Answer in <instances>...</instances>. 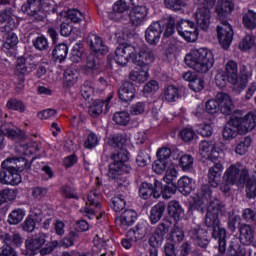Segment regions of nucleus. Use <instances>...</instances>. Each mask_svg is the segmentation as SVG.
Returning a JSON list of instances; mask_svg holds the SVG:
<instances>
[{
	"label": "nucleus",
	"mask_w": 256,
	"mask_h": 256,
	"mask_svg": "<svg viewBox=\"0 0 256 256\" xmlns=\"http://www.w3.org/2000/svg\"><path fill=\"white\" fill-rule=\"evenodd\" d=\"M132 60L134 65L138 67L148 68L155 61V52L148 46L137 48L130 44H122L116 48L114 60L117 65L125 67Z\"/></svg>",
	"instance_id": "obj_1"
},
{
	"label": "nucleus",
	"mask_w": 256,
	"mask_h": 256,
	"mask_svg": "<svg viewBox=\"0 0 256 256\" xmlns=\"http://www.w3.org/2000/svg\"><path fill=\"white\" fill-rule=\"evenodd\" d=\"M184 61L196 73H209L213 69V65H215L213 52L207 48L192 50L185 56Z\"/></svg>",
	"instance_id": "obj_2"
},
{
	"label": "nucleus",
	"mask_w": 256,
	"mask_h": 256,
	"mask_svg": "<svg viewBox=\"0 0 256 256\" xmlns=\"http://www.w3.org/2000/svg\"><path fill=\"white\" fill-rule=\"evenodd\" d=\"M111 159L113 162L109 164L108 177L116 181L117 187H119V183L127 181L123 175L131 173V166L127 164L129 152L126 149H120L117 153L111 155Z\"/></svg>",
	"instance_id": "obj_3"
},
{
	"label": "nucleus",
	"mask_w": 256,
	"mask_h": 256,
	"mask_svg": "<svg viewBox=\"0 0 256 256\" xmlns=\"http://www.w3.org/2000/svg\"><path fill=\"white\" fill-rule=\"evenodd\" d=\"M223 204L219 200L210 201L205 216L206 227L213 229L212 237H225V228H221L219 213L223 211Z\"/></svg>",
	"instance_id": "obj_4"
},
{
	"label": "nucleus",
	"mask_w": 256,
	"mask_h": 256,
	"mask_svg": "<svg viewBox=\"0 0 256 256\" xmlns=\"http://www.w3.org/2000/svg\"><path fill=\"white\" fill-rule=\"evenodd\" d=\"M224 74L228 83L233 85L234 91L241 93L247 87V80L239 79V68L235 60H230L225 64Z\"/></svg>",
	"instance_id": "obj_5"
},
{
	"label": "nucleus",
	"mask_w": 256,
	"mask_h": 256,
	"mask_svg": "<svg viewBox=\"0 0 256 256\" xmlns=\"http://www.w3.org/2000/svg\"><path fill=\"white\" fill-rule=\"evenodd\" d=\"M224 181L231 185H242L249 179V170L247 168L241 169V164H233L225 171L223 175Z\"/></svg>",
	"instance_id": "obj_6"
},
{
	"label": "nucleus",
	"mask_w": 256,
	"mask_h": 256,
	"mask_svg": "<svg viewBox=\"0 0 256 256\" xmlns=\"http://www.w3.org/2000/svg\"><path fill=\"white\" fill-rule=\"evenodd\" d=\"M176 30L180 37H183V39L188 43H195V41H197V37H199L197 26H195V22L191 20L177 21Z\"/></svg>",
	"instance_id": "obj_7"
},
{
	"label": "nucleus",
	"mask_w": 256,
	"mask_h": 256,
	"mask_svg": "<svg viewBox=\"0 0 256 256\" xmlns=\"http://www.w3.org/2000/svg\"><path fill=\"white\" fill-rule=\"evenodd\" d=\"M129 181H123V183L118 182V194L111 199V208L115 213H119L125 209L127 204V197H129Z\"/></svg>",
	"instance_id": "obj_8"
},
{
	"label": "nucleus",
	"mask_w": 256,
	"mask_h": 256,
	"mask_svg": "<svg viewBox=\"0 0 256 256\" xmlns=\"http://www.w3.org/2000/svg\"><path fill=\"white\" fill-rule=\"evenodd\" d=\"M199 152L201 157L212 161V163H215L221 157V150L213 141L202 140L199 144Z\"/></svg>",
	"instance_id": "obj_9"
},
{
	"label": "nucleus",
	"mask_w": 256,
	"mask_h": 256,
	"mask_svg": "<svg viewBox=\"0 0 256 256\" xmlns=\"http://www.w3.org/2000/svg\"><path fill=\"white\" fill-rule=\"evenodd\" d=\"M217 38L223 49H229L231 43L233 42V28L227 22V20H222V22L217 26Z\"/></svg>",
	"instance_id": "obj_10"
},
{
	"label": "nucleus",
	"mask_w": 256,
	"mask_h": 256,
	"mask_svg": "<svg viewBox=\"0 0 256 256\" xmlns=\"http://www.w3.org/2000/svg\"><path fill=\"white\" fill-rule=\"evenodd\" d=\"M15 21H17V17L12 8L0 11V25L5 24L0 28L1 33H10V31L17 29V22Z\"/></svg>",
	"instance_id": "obj_11"
},
{
	"label": "nucleus",
	"mask_w": 256,
	"mask_h": 256,
	"mask_svg": "<svg viewBox=\"0 0 256 256\" xmlns=\"http://www.w3.org/2000/svg\"><path fill=\"white\" fill-rule=\"evenodd\" d=\"M45 239L47 236L43 233L36 234L25 240L26 253L25 255L33 256L37 255V252L43 245H45Z\"/></svg>",
	"instance_id": "obj_12"
},
{
	"label": "nucleus",
	"mask_w": 256,
	"mask_h": 256,
	"mask_svg": "<svg viewBox=\"0 0 256 256\" xmlns=\"http://www.w3.org/2000/svg\"><path fill=\"white\" fill-rule=\"evenodd\" d=\"M139 195L142 199H149V197L159 199L161 197V182L155 180L154 186L151 183L143 182L139 188Z\"/></svg>",
	"instance_id": "obj_13"
},
{
	"label": "nucleus",
	"mask_w": 256,
	"mask_h": 256,
	"mask_svg": "<svg viewBox=\"0 0 256 256\" xmlns=\"http://www.w3.org/2000/svg\"><path fill=\"white\" fill-rule=\"evenodd\" d=\"M188 235L192 241L198 247H202V249H205L207 245H209V239L207 238V230L201 228V226L196 225L192 226L190 230L188 231Z\"/></svg>",
	"instance_id": "obj_14"
},
{
	"label": "nucleus",
	"mask_w": 256,
	"mask_h": 256,
	"mask_svg": "<svg viewBox=\"0 0 256 256\" xmlns=\"http://www.w3.org/2000/svg\"><path fill=\"white\" fill-rule=\"evenodd\" d=\"M196 25L202 31H207L211 25V10L203 6L195 12Z\"/></svg>",
	"instance_id": "obj_15"
},
{
	"label": "nucleus",
	"mask_w": 256,
	"mask_h": 256,
	"mask_svg": "<svg viewBox=\"0 0 256 256\" xmlns=\"http://www.w3.org/2000/svg\"><path fill=\"white\" fill-rule=\"evenodd\" d=\"M215 99L223 115H231V113H233L235 106L233 105V100L229 94L225 92H218Z\"/></svg>",
	"instance_id": "obj_16"
},
{
	"label": "nucleus",
	"mask_w": 256,
	"mask_h": 256,
	"mask_svg": "<svg viewBox=\"0 0 256 256\" xmlns=\"http://www.w3.org/2000/svg\"><path fill=\"white\" fill-rule=\"evenodd\" d=\"M223 164L215 162L208 170V183L211 187L217 188L221 183V175H223Z\"/></svg>",
	"instance_id": "obj_17"
},
{
	"label": "nucleus",
	"mask_w": 256,
	"mask_h": 256,
	"mask_svg": "<svg viewBox=\"0 0 256 256\" xmlns=\"http://www.w3.org/2000/svg\"><path fill=\"white\" fill-rule=\"evenodd\" d=\"M163 29L161 28V23H152L145 31V39L149 45H157L159 39H161V34Z\"/></svg>",
	"instance_id": "obj_18"
},
{
	"label": "nucleus",
	"mask_w": 256,
	"mask_h": 256,
	"mask_svg": "<svg viewBox=\"0 0 256 256\" xmlns=\"http://www.w3.org/2000/svg\"><path fill=\"white\" fill-rule=\"evenodd\" d=\"M239 123V119L232 117L223 129V139H225L226 141H231L235 139V137H237V135L241 133Z\"/></svg>",
	"instance_id": "obj_19"
},
{
	"label": "nucleus",
	"mask_w": 256,
	"mask_h": 256,
	"mask_svg": "<svg viewBox=\"0 0 256 256\" xmlns=\"http://www.w3.org/2000/svg\"><path fill=\"white\" fill-rule=\"evenodd\" d=\"M87 43L94 53H99L100 55H105V53L109 52V48L103 42V39L99 37L97 34H89L87 38Z\"/></svg>",
	"instance_id": "obj_20"
},
{
	"label": "nucleus",
	"mask_w": 256,
	"mask_h": 256,
	"mask_svg": "<svg viewBox=\"0 0 256 256\" xmlns=\"http://www.w3.org/2000/svg\"><path fill=\"white\" fill-rule=\"evenodd\" d=\"M239 120L240 133L245 134L253 131L256 127V113L249 112L244 117H234Z\"/></svg>",
	"instance_id": "obj_21"
},
{
	"label": "nucleus",
	"mask_w": 256,
	"mask_h": 256,
	"mask_svg": "<svg viewBox=\"0 0 256 256\" xmlns=\"http://www.w3.org/2000/svg\"><path fill=\"white\" fill-rule=\"evenodd\" d=\"M0 241L11 247H21L23 245V236L18 231L0 232Z\"/></svg>",
	"instance_id": "obj_22"
},
{
	"label": "nucleus",
	"mask_w": 256,
	"mask_h": 256,
	"mask_svg": "<svg viewBox=\"0 0 256 256\" xmlns=\"http://www.w3.org/2000/svg\"><path fill=\"white\" fill-rule=\"evenodd\" d=\"M118 97L124 103L133 101L135 99V85L129 81L124 82L118 90Z\"/></svg>",
	"instance_id": "obj_23"
},
{
	"label": "nucleus",
	"mask_w": 256,
	"mask_h": 256,
	"mask_svg": "<svg viewBox=\"0 0 256 256\" xmlns=\"http://www.w3.org/2000/svg\"><path fill=\"white\" fill-rule=\"evenodd\" d=\"M135 221H137V212H135V210H126L120 215V217L115 219L117 225L122 229H129Z\"/></svg>",
	"instance_id": "obj_24"
},
{
	"label": "nucleus",
	"mask_w": 256,
	"mask_h": 256,
	"mask_svg": "<svg viewBox=\"0 0 256 256\" xmlns=\"http://www.w3.org/2000/svg\"><path fill=\"white\" fill-rule=\"evenodd\" d=\"M129 17L130 23L135 27H138V25H141L147 17V8H145V6H135L130 11Z\"/></svg>",
	"instance_id": "obj_25"
},
{
	"label": "nucleus",
	"mask_w": 256,
	"mask_h": 256,
	"mask_svg": "<svg viewBox=\"0 0 256 256\" xmlns=\"http://www.w3.org/2000/svg\"><path fill=\"white\" fill-rule=\"evenodd\" d=\"M111 99H113V93H110L105 100H95L88 109L90 117L97 119L103 113V106L105 105L107 107Z\"/></svg>",
	"instance_id": "obj_26"
},
{
	"label": "nucleus",
	"mask_w": 256,
	"mask_h": 256,
	"mask_svg": "<svg viewBox=\"0 0 256 256\" xmlns=\"http://www.w3.org/2000/svg\"><path fill=\"white\" fill-rule=\"evenodd\" d=\"M235 9V4L231 0H219L216 6V13L218 18L226 19L229 17L233 10Z\"/></svg>",
	"instance_id": "obj_27"
},
{
	"label": "nucleus",
	"mask_w": 256,
	"mask_h": 256,
	"mask_svg": "<svg viewBox=\"0 0 256 256\" xmlns=\"http://www.w3.org/2000/svg\"><path fill=\"white\" fill-rule=\"evenodd\" d=\"M173 159L179 160V165L183 171H191L193 169L194 159L191 154H183V152H173Z\"/></svg>",
	"instance_id": "obj_28"
},
{
	"label": "nucleus",
	"mask_w": 256,
	"mask_h": 256,
	"mask_svg": "<svg viewBox=\"0 0 256 256\" xmlns=\"http://www.w3.org/2000/svg\"><path fill=\"white\" fill-rule=\"evenodd\" d=\"M129 10L127 5V0H117L112 8V12L109 14L110 19L114 21H119L123 17V13Z\"/></svg>",
	"instance_id": "obj_29"
},
{
	"label": "nucleus",
	"mask_w": 256,
	"mask_h": 256,
	"mask_svg": "<svg viewBox=\"0 0 256 256\" xmlns=\"http://www.w3.org/2000/svg\"><path fill=\"white\" fill-rule=\"evenodd\" d=\"M0 183L2 185H19L21 183V174H12L3 169V171H0Z\"/></svg>",
	"instance_id": "obj_30"
},
{
	"label": "nucleus",
	"mask_w": 256,
	"mask_h": 256,
	"mask_svg": "<svg viewBox=\"0 0 256 256\" xmlns=\"http://www.w3.org/2000/svg\"><path fill=\"white\" fill-rule=\"evenodd\" d=\"M22 11L30 17H36L41 13V0H27V3L22 6Z\"/></svg>",
	"instance_id": "obj_31"
},
{
	"label": "nucleus",
	"mask_w": 256,
	"mask_h": 256,
	"mask_svg": "<svg viewBox=\"0 0 256 256\" xmlns=\"http://www.w3.org/2000/svg\"><path fill=\"white\" fill-rule=\"evenodd\" d=\"M168 214L170 217H173L175 221H179L180 219H183L185 216V210H183V207H181V204L177 201H170L168 203Z\"/></svg>",
	"instance_id": "obj_32"
},
{
	"label": "nucleus",
	"mask_w": 256,
	"mask_h": 256,
	"mask_svg": "<svg viewBox=\"0 0 256 256\" xmlns=\"http://www.w3.org/2000/svg\"><path fill=\"white\" fill-rule=\"evenodd\" d=\"M0 130L4 137L6 135L8 139H23V131L12 124H5Z\"/></svg>",
	"instance_id": "obj_33"
},
{
	"label": "nucleus",
	"mask_w": 256,
	"mask_h": 256,
	"mask_svg": "<svg viewBox=\"0 0 256 256\" xmlns=\"http://www.w3.org/2000/svg\"><path fill=\"white\" fill-rule=\"evenodd\" d=\"M166 206L163 202H159L155 206L151 208L150 211V221L152 225L159 223L161 221V217H163V213H165Z\"/></svg>",
	"instance_id": "obj_34"
},
{
	"label": "nucleus",
	"mask_w": 256,
	"mask_h": 256,
	"mask_svg": "<svg viewBox=\"0 0 256 256\" xmlns=\"http://www.w3.org/2000/svg\"><path fill=\"white\" fill-rule=\"evenodd\" d=\"M129 79L134 83H145L149 79V68L132 70L129 73Z\"/></svg>",
	"instance_id": "obj_35"
},
{
	"label": "nucleus",
	"mask_w": 256,
	"mask_h": 256,
	"mask_svg": "<svg viewBox=\"0 0 256 256\" xmlns=\"http://www.w3.org/2000/svg\"><path fill=\"white\" fill-rule=\"evenodd\" d=\"M178 190L182 195H189L193 191V179L183 176L178 180Z\"/></svg>",
	"instance_id": "obj_36"
},
{
	"label": "nucleus",
	"mask_w": 256,
	"mask_h": 256,
	"mask_svg": "<svg viewBox=\"0 0 256 256\" xmlns=\"http://www.w3.org/2000/svg\"><path fill=\"white\" fill-rule=\"evenodd\" d=\"M67 53H69V48L66 44H59L57 45L52 51V57L58 63H63L65 59H67Z\"/></svg>",
	"instance_id": "obj_37"
},
{
	"label": "nucleus",
	"mask_w": 256,
	"mask_h": 256,
	"mask_svg": "<svg viewBox=\"0 0 256 256\" xmlns=\"http://www.w3.org/2000/svg\"><path fill=\"white\" fill-rule=\"evenodd\" d=\"M129 231L134 234V239H136V241H141L149 231V224L147 222H140L135 228H132Z\"/></svg>",
	"instance_id": "obj_38"
},
{
	"label": "nucleus",
	"mask_w": 256,
	"mask_h": 256,
	"mask_svg": "<svg viewBox=\"0 0 256 256\" xmlns=\"http://www.w3.org/2000/svg\"><path fill=\"white\" fill-rule=\"evenodd\" d=\"M242 23L246 29H256V12L253 10H248L242 18Z\"/></svg>",
	"instance_id": "obj_39"
},
{
	"label": "nucleus",
	"mask_w": 256,
	"mask_h": 256,
	"mask_svg": "<svg viewBox=\"0 0 256 256\" xmlns=\"http://www.w3.org/2000/svg\"><path fill=\"white\" fill-rule=\"evenodd\" d=\"M25 218V210L17 208L13 210L8 216L9 225H19Z\"/></svg>",
	"instance_id": "obj_40"
},
{
	"label": "nucleus",
	"mask_w": 256,
	"mask_h": 256,
	"mask_svg": "<svg viewBox=\"0 0 256 256\" xmlns=\"http://www.w3.org/2000/svg\"><path fill=\"white\" fill-rule=\"evenodd\" d=\"M7 109L10 111H18L19 113H25V103L17 98H10L6 103Z\"/></svg>",
	"instance_id": "obj_41"
},
{
	"label": "nucleus",
	"mask_w": 256,
	"mask_h": 256,
	"mask_svg": "<svg viewBox=\"0 0 256 256\" xmlns=\"http://www.w3.org/2000/svg\"><path fill=\"white\" fill-rule=\"evenodd\" d=\"M2 169L11 173L12 175H19L17 173L16 157H8L2 162Z\"/></svg>",
	"instance_id": "obj_42"
},
{
	"label": "nucleus",
	"mask_w": 256,
	"mask_h": 256,
	"mask_svg": "<svg viewBox=\"0 0 256 256\" xmlns=\"http://www.w3.org/2000/svg\"><path fill=\"white\" fill-rule=\"evenodd\" d=\"M160 196L162 195L163 199H171L172 195L177 193V186L173 183H167L163 187V184L160 182Z\"/></svg>",
	"instance_id": "obj_43"
},
{
	"label": "nucleus",
	"mask_w": 256,
	"mask_h": 256,
	"mask_svg": "<svg viewBox=\"0 0 256 256\" xmlns=\"http://www.w3.org/2000/svg\"><path fill=\"white\" fill-rule=\"evenodd\" d=\"M178 98L179 88L171 85L164 90V99L168 101V103H175V101H177Z\"/></svg>",
	"instance_id": "obj_44"
},
{
	"label": "nucleus",
	"mask_w": 256,
	"mask_h": 256,
	"mask_svg": "<svg viewBox=\"0 0 256 256\" xmlns=\"http://www.w3.org/2000/svg\"><path fill=\"white\" fill-rule=\"evenodd\" d=\"M252 143H253V140L251 139V137L246 136L243 140H241L237 144L235 153H237V155H245V153L249 151V147H251Z\"/></svg>",
	"instance_id": "obj_45"
},
{
	"label": "nucleus",
	"mask_w": 256,
	"mask_h": 256,
	"mask_svg": "<svg viewBox=\"0 0 256 256\" xmlns=\"http://www.w3.org/2000/svg\"><path fill=\"white\" fill-rule=\"evenodd\" d=\"M131 121V116L129 115V112L121 111L116 112L113 116V122L117 125H127Z\"/></svg>",
	"instance_id": "obj_46"
},
{
	"label": "nucleus",
	"mask_w": 256,
	"mask_h": 256,
	"mask_svg": "<svg viewBox=\"0 0 256 256\" xmlns=\"http://www.w3.org/2000/svg\"><path fill=\"white\" fill-rule=\"evenodd\" d=\"M170 167H171V163H169V161L159 160V159L156 160L152 165L153 171L158 175H162V173H165V171H167V169H169Z\"/></svg>",
	"instance_id": "obj_47"
},
{
	"label": "nucleus",
	"mask_w": 256,
	"mask_h": 256,
	"mask_svg": "<svg viewBox=\"0 0 256 256\" xmlns=\"http://www.w3.org/2000/svg\"><path fill=\"white\" fill-rule=\"evenodd\" d=\"M107 143L110 147H113L114 149H118L117 153H119L121 149H124L123 143H125V139L121 135H115V136L109 137Z\"/></svg>",
	"instance_id": "obj_48"
},
{
	"label": "nucleus",
	"mask_w": 256,
	"mask_h": 256,
	"mask_svg": "<svg viewBox=\"0 0 256 256\" xmlns=\"http://www.w3.org/2000/svg\"><path fill=\"white\" fill-rule=\"evenodd\" d=\"M33 46L38 51H48L49 50V40L45 36H38L33 40Z\"/></svg>",
	"instance_id": "obj_49"
},
{
	"label": "nucleus",
	"mask_w": 256,
	"mask_h": 256,
	"mask_svg": "<svg viewBox=\"0 0 256 256\" xmlns=\"http://www.w3.org/2000/svg\"><path fill=\"white\" fill-rule=\"evenodd\" d=\"M175 23H177V18H175V16H168L166 19L164 37H171V35L175 33Z\"/></svg>",
	"instance_id": "obj_50"
},
{
	"label": "nucleus",
	"mask_w": 256,
	"mask_h": 256,
	"mask_svg": "<svg viewBox=\"0 0 256 256\" xmlns=\"http://www.w3.org/2000/svg\"><path fill=\"white\" fill-rule=\"evenodd\" d=\"M239 47L242 49V51H249V49L255 47V36H245L240 42Z\"/></svg>",
	"instance_id": "obj_51"
},
{
	"label": "nucleus",
	"mask_w": 256,
	"mask_h": 256,
	"mask_svg": "<svg viewBox=\"0 0 256 256\" xmlns=\"http://www.w3.org/2000/svg\"><path fill=\"white\" fill-rule=\"evenodd\" d=\"M134 233L132 231H128L126 238H123L121 240V245L124 247V249H131L135 243H137V238L134 237Z\"/></svg>",
	"instance_id": "obj_52"
},
{
	"label": "nucleus",
	"mask_w": 256,
	"mask_h": 256,
	"mask_svg": "<svg viewBox=\"0 0 256 256\" xmlns=\"http://www.w3.org/2000/svg\"><path fill=\"white\" fill-rule=\"evenodd\" d=\"M67 17L70 19V21H72V23H81L85 19L83 13L77 9L68 10Z\"/></svg>",
	"instance_id": "obj_53"
},
{
	"label": "nucleus",
	"mask_w": 256,
	"mask_h": 256,
	"mask_svg": "<svg viewBox=\"0 0 256 256\" xmlns=\"http://www.w3.org/2000/svg\"><path fill=\"white\" fill-rule=\"evenodd\" d=\"M90 207H95L96 209H101V203H99V192L97 190L91 191L88 194V203Z\"/></svg>",
	"instance_id": "obj_54"
},
{
	"label": "nucleus",
	"mask_w": 256,
	"mask_h": 256,
	"mask_svg": "<svg viewBox=\"0 0 256 256\" xmlns=\"http://www.w3.org/2000/svg\"><path fill=\"white\" fill-rule=\"evenodd\" d=\"M240 75L241 77L238 79H245L247 85L249 77L253 75V66H251L250 64H242L240 66Z\"/></svg>",
	"instance_id": "obj_55"
},
{
	"label": "nucleus",
	"mask_w": 256,
	"mask_h": 256,
	"mask_svg": "<svg viewBox=\"0 0 256 256\" xmlns=\"http://www.w3.org/2000/svg\"><path fill=\"white\" fill-rule=\"evenodd\" d=\"M246 195L248 199H255L256 197V180L253 178L247 180Z\"/></svg>",
	"instance_id": "obj_56"
},
{
	"label": "nucleus",
	"mask_w": 256,
	"mask_h": 256,
	"mask_svg": "<svg viewBox=\"0 0 256 256\" xmlns=\"http://www.w3.org/2000/svg\"><path fill=\"white\" fill-rule=\"evenodd\" d=\"M17 197V192L13 189H4L0 191V198L2 203H7V201H13Z\"/></svg>",
	"instance_id": "obj_57"
},
{
	"label": "nucleus",
	"mask_w": 256,
	"mask_h": 256,
	"mask_svg": "<svg viewBox=\"0 0 256 256\" xmlns=\"http://www.w3.org/2000/svg\"><path fill=\"white\" fill-rule=\"evenodd\" d=\"M98 145H99V137H97V134L95 133H90L84 142V147L86 149H95V147Z\"/></svg>",
	"instance_id": "obj_58"
},
{
	"label": "nucleus",
	"mask_w": 256,
	"mask_h": 256,
	"mask_svg": "<svg viewBox=\"0 0 256 256\" xmlns=\"http://www.w3.org/2000/svg\"><path fill=\"white\" fill-rule=\"evenodd\" d=\"M164 5L171 11H181L184 7L183 0H165Z\"/></svg>",
	"instance_id": "obj_59"
},
{
	"label": "nucleus",
	"mask_w": 256,
	"mask_h": 256,
	"mask_svg": "<svg viewBox=\"0 0 256 256\" xmlns=\"http://www.w3.org/2000/svg\"><path fill=\"white\" fill-rule=\"evenodd\" d=\"M195 130L193 128H184L180 132V137L185 141L186 143H189L190 141H193L196 137Z\"/></svg>",
	"instance_id": "obj_60"
},
{
	"label": "nucleus",
	"mask_w": 256,
	"mask_h": 256,
	"mask_svg": "<svg viewBox=\"0 0 256 256\" xmlns=\"http://www.w3.org/2000/svg\"><path fill=\"white\" fill-rule=\"evenodd\" d=\"M49 190L45 187H34L32 188V197H34L37 201H41L44 197H47V193Z\"/></svg>",
	"instance_id": "obj_61"
},
{
	"label": "nucleus",
	"mask_w": 256,
	"mask_h": 256,
	"mask_svg": "<svg viewBox=\"0 0 256 256\" xmlns=\"http://www.w3.org/2000/svg\"><path fill=\"white\" fill-rule=\"evenodd\" d=\"M86 67L90 70L99 69V57L95 54H90L86 60Z\"/></svg>",
	"instance_id": "obj_62"
},
{
	"label": "nucleus",
	"mask_w": 256,
	"mask_h": 256,
	"mask_svg": "<svg viewBox=\"0 0 256 256\" xmlns=\"http://www.w3.org/2000/svg\"><path fill=\"white\" fill-rule=\"evenodd\" d=\"M0 256H19L15 247L5 244L0 247Z\"/></svg>",
	"instance_id": "obj_63"
},
{
	"label": "nucleus",
	"mask_w": 256,
	"mask_h": 256,
	"mask_svg": "<svg viewBox=\"0 0 256 256\" xmlns=\"http://www.w3.org/2000/svg\"><path fill=\"white\" fill-rule=\"evenodd\" d=\"M62 195L65 197V199H79V196L77 195V192L75 191V188L71 186H64L61 188Z\"/></svg>",
	"instance_id": "obj_64"
}]
</instances>
